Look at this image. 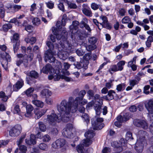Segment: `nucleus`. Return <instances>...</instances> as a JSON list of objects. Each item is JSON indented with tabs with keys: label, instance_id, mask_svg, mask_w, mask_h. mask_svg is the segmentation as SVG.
<instances>
[{
	"label": "nucleus",
	"instance_id": "56",
	"mask_svg": "<svg viewBox=\"0 0 153 153\" xmlns=\"http://www.w3.org/2000/svg\"><path fill=\"white\" fill-rule=\"evenodd\" d=\"M126 138L127 140L133 139V138L132 137V133L130 131L127 132L126 134Z\"/></svg>",
	"mask_w": 153,
	"mask_h": 153
},
{
	"label": "nucleus",
	"instance_id": "50",
	"mask_svg": "<svg viewBox=\"0 0 153 153\" xmlns=\"http://www.w3.org/2000/svg\"><path fill=\"white\" fill-rule=\"evenodd\" d=\"M86 49L88 51H91L95 49L97 46L96 45H89L88 46H85Z\"/></svg>",
	"mask_w": 153,
	"mask_h": 153
},
{
	"label": "nucleus",
	"instance_id": "60",
	"mask_svg": "<svg viewBox=\"0 0 153 153\" xmlns=\"http://www.w3.org/2000/svg\"><path fill=\"white\" fill-rule=\"evenodd\" d=\"M126 11V10L123 8H121L119 9L118 13L119 15L121 16H123L125 15V13Z\"/></svg>",
	"mask_w": 153,
	"mask_h": 153
},
{
	"label": "nucleus",
	"instance_id": "6",
	"mask_svg": "<svg viewBox=\"0 0 153 153\" xmlns=\"http://www.w3.org/2000/svg\"><path fill=\"white\" fill-rule=\"evenodd\" d=\"M102 98L100 96V95L98 94H96L93 97V99H94L95 101L97 100H99V101H97L99 103V104H94V109H95L96 112V114L97 116L100 115L101 113V105L102 104Z\"/></svg>",
	"mask_w": 153,
	"mask_h": 153
},
{
	"label": "nucleus",
	"instance_id": "30",
	"mask_svg": "<svg viewBox=\"0 0 153 153\" xmlns=\"http://www.w3.org/2000/svg\"><path fill=\"white\" fill-rule=\"evenodd\" d=\"M126 87V84L125 83H122L117 86L116 89L118 92H121L125 90Z\"/></svg>",
	"mask_w": 153,
	"mask_h": 153
},
{
	"label": "nucleus",
	"instance_id": "39",
	"mask_svg": "<svg viewBox=\"0 0 153 153\" xmlns=\"http://www.w3.org/2000/svg\"><path fill=\"white\" fill-rule=\"evenodd\" d=\"M45 4L47 7L50 9H52L54 7V3L51 0H50L48 2H46Z\"/></svg>",
	"mask_w": 153,
	"mask_h": 153
},
{
	"label": "nucleus",
	"instance_id": "2",
	"mask_svg": "<svg viewBox=\"0 0 153 153\" xmlns=\"http://www.w3.org/2000/svg\"><path fill=\"white\" fill-rule=\"evenodd\" d=\"M86 93L85 90H82L79 93V97H76L74 100H73L72 97H70L68 101L65 100H62L58 107L59 110L60 111H63L64 113L66 112V113H68L70 111L72 114L76 112L77 111L78 104L80 103V100L83 99Z\"/></svg>",
	"mask_w": 153,
	"mask_h": 153
},
{
	"label": "nucleus",
	"instance_id": "61",
	"mask_svg": "<svg viewBox=\"0 0 153 153\" xmlns=\"http://www.w3.org/2000/svg\"><path fill=\"white\" fill-rule=\"evenodd\" d=\"M7 55V53L4 51H0V56L2 58V59H1V61L3 60V59H4L6 56Z\"/></svg>",
	"mask_w": 153,
	"mask_h": 153
},
{
	"label": "nucleus",
	"instance_id": "21",
	"mask_svg": "<svg viewBox=\"0 0 153 153\" xmlns=\"http://www.w3.org/2000/svg\"><path fill=\"white\" fill-rule=\"evenodd\" d=\"M47 111V109H42L40 110H36L35 111V118L38 119L44 115Z\"/></svg>",
	"mask_w": 153,
	"mask_h": 153
},
{
	"label": "nucleus",
	"instance_id": "49",
	"mask_svg": "<svg viewBox=\"0 0 153 153\" xmlns=\"http://www.w3.org/2000/svg\"><path fill=\"white\" fill-rule=\"evenodd\" d=\"M12 27L11 24L10 23L4 25L3 26V29L5 31H7L9 29L11 28Z\"/></svg>",
	"mask_w": 153,
	"mask_h": 153
},
{
	"label": "nucleus",
	"instance_id": "12",
	"mask_svg": "<svg viewBox=\"0 0 153 153\" xmlns=\"http://www.w3.org/2000/svg\"><path fill=\"white\" fill-rule=\"evenodd\" d=\"M146 143V141L137 140L134 146V149L136 152L138 153H141L143 151L144 146Z\"/></svg>",
	"mask_w": 153,
	"mask_h": 153
},
{
	"label": "nucleus",
	"instance_id": "29",
	"mask_svg": "<svg viewBox=\"0 0 153 153\" xmlns=\"http://www.w3.org/2000/svg\"><path fill=\"white\" fill-rule=\"evenodd\" d=\"M61 1L66 3L67 4L68 7L70 8L75 9L77 7V5L67 0H61Z\"/></svg>",
	"mask_w": 153,
	"mask_h": 153
},
{
	"label": "nucleus",
	"instance_id": "26",
	"mask_svg": "<svg viewBox=\"0 0 153 153\" xmlns=\"http://www.w3.org/2000/svg\"><path fill=\"white\" fill-rule=\"evenodd\" d=\"M82 11L83 13L87 16L90 17L92 16V13L89 7L82 8Z\"/></svg>",
	"mask_w": 153,
	"mask_h": 153
},
{
	"label": "nucleus",
	"instance_id": "38",
	"mask_svg": "<svg viewBox=\"0 0 153 153\" xmlns=\"http://www.w3.org/2000/svg\"><path fill=\"white\" fill-rule=\"evenodd\" d=\"M109 71L111 74H112L111 71L116 72L119 71L117 65H112L110 66Z\"/></svg>",
	"mask_w": 153,
	"mask_h": 153
},
{
	"label": "nucleus",
	"instance_id": "20",
	"mask_svg": "<svg viewBox=\"0 0 153 153\" xmlns=\"http://www.w3.org/2000/svg\"><path fill=\"white\" fill-rule=\"evenodd\" d=\"M26 112L24 114V115L27 117H31L32 115V111L34 109L33 107L31 105L29 104L26 106Z\"/></svg>",
	"mask_w": 153,
	"mask_h": 153
},
{
	"label": "nucleus",
	"instance_id": "9",
	"mask_svg": "<svg viewBox=\"0 0 153 153\" xmlns=\"http://www.w3.org/2000/svg\"><path fill=\"white\" fill-rule=\"evenodd\" d=\"M22 127L20 125H16L9 131V134L11 137H17L21 133Z\"/></svg>",
	"mask_w": 153,
	"mask_h": 153
},
{
	"label": "nucleus",
	"instance_id": "34",
	"mask_svg": "<svg viewBox=\"0 0 153 153\" xmlns=\"http://www.w3.org/2000/svg\"><path fill=\"white\" fill-rule=\"evenodd\" d=\"M25 41L27 43H30L31 45L34 44L36 41V38L35 37H32L30 39L27 38L25 39Z\"/></svg>",
	"mask_w": 153,
	"mask_h": 153
},
{
	"label": "nucleus",
	"instance_id": "58",
	"mask_svg": "<svg viewBox=\"0 0 153 153\" xmlns=\"http://www.w3.org/2000/svg\"><path fill=\"white\" fill-rule=\"evenodd\" d=\"M63 2H62L61 0V2L58 5V8L62 11H64L65 10L64 6L63 3Z\"/></svg>",
	"mask_w": 153,
	"mask_h": 153
},
{
	"label": "nucleus",
	"instance_id": "52",
	"mask_svg": "<svg viewBox=\"0 0 153 153\" xmlns=\"http://www.w3.org/2000/svg\"><path fill=\"white\" fill-rule=\"evenodd\" d=\"M14 113L15 114H20V110L19 105H16L14 108Z\"/></svg>",
	"mask_w": 153,
	"mask_h": 153
},
{
	"label": "nucleus",
	"instance_id": "43",
	"mask_svg": "<svg viewBox=\"0 0 153 153\" xmlns=\"http://www.w3.org/2000/svg\"><path fill=\"white\" fill-rule=\"evenodd\" d=\"M38 124L40 130L42 131H45L46 130V126L42 122H39Z\"/></svg>",
	"mask_w": 153,
	"mask_h": 153
},
{
	"label": "nucleus",
	"instance_id": "37",
	"mask_svg": "<svg viewBox=\"0 0 153 153\" xmlns=\"http://www.w3.org/2000/svg\"><path fill=\"white\" fill-rule=\"evenodd\" d=\"M84 146L80 143L76 147V149L78 153H84Z\"/></svg>",
	"mask_w": 153,
	"mask_h": 153
},
{
	"label": "nucleus",
	"instance_id": "32",
	"mask_svg": "<svg viewBox=\"0 0 153 153\" xmlns=\"http://www.w3.org/2000/svg\"><path fill=\"white\" fill-rule=\"evenodd\" d=\"M137 80L136 79H130L129 81L130 85L133 87L135 85L137 84L140 79V78H137Z\"/></svg>",
	"mask_w": 153,
	"mask_h": 153
},
{
	"label": "nucleus",
	"instance_id": "54",
	"mask_svg": "<svg viewBox=\"0 0 153 153\" xmlns=\"http://www.w3.org/2000/svg\"><path fill=\"white\" fill-rule=\"evenodd\" d=\"M19 45V42H16L14 43L13 45V49L14 52L15 53L18 50Z\"/></svg>",
	"mask_w": 153,
	"mask_h": 153
},
{
	"label": "nucleus",
	"instance_id": "22",
	"mask_svg": "<svg viewBox=\"0 0 153 153\" xmlns=\"http://www.w3.org/2000/svg\"><path fill=\"white\" fill-rule=\"evenodd\" d=\"M146 134V131H140L137 135V137L138 138L137 140H145L146 141L145 139V136Z\"/></svg>",
	"mask_w": 153,
	"mask_h": 153
},
{
	"label": "nucleus",
	"instance_id": "57",
	"mask_svg": "<svg viewBox=\"0 0 153 153\" xmlns=\"http://www.w3.org/2000/svg\"><path fill=\"white\" fill-rule=\"evenodd\" d=\"M62 78L64 79L67 82H74L75 80H74L72 78L69 76H63L62 77Z\"/></svg>",
	"mask_w": 153,
	"mask_h": 153
},
{
	"label": "nucleus",
	"instance_id": "36",
	"mask_svg": "<svg viewBox=\"0 0 153 153\" xmlns=\"http://www.w3.org/2000/svg\"><path fill=\"white\" fill-rule=\"evenodd\" d=\"M33 25L34 26H38L41 24V21L38 18H35L32 20Z\"/></svg>",
	"mask_w": 153,
	"mask_h": 153
},
{
	"label": "nucleus",
	"instance_id": "19",
	"mask_svg": "<svg viewBox=\"0 0 153 153\" xmlns=\"http://www.w3.org/2000/svg\"><path fill=\"white\" fill-rule=\"evenodd\" d=\"M24 85L23 81L21 79L18 81L15 85L13 86V89L14 91H18Z\"/></svg>",
	"mask_w": 153,
	"mask_h": 153
},
{
	"label": "nucleus",
	"instance_id": "3",
	"mask_svg": "<svg viewBox=\"0 0 153 153\" xmlns=\"http://www.w3.org/2000/svg\"><path fill=\"white\" fill-rule=\"evenodd\" d=\"M60 104L57 106V110L60 114L57 115L54 111H52L51 114L47 115V121L51 125H54L57 122H59L61 121L64 122L69 121L72 122L74 119L72 116V113L70 111L68 113H64L63 111H60L58 109Z\"/></svg>",
	"mask_w": 153,
	"mask_h": 153
},
{
	"label": "nucleus",
	"instance_id": "18",
	"mask_svg": "<svg viewBox=\"0 0 153 153\" xmlns=\"http://www.w3.org/2000/svg\"><path fill=\"white\" fill-rule=\"evenodd\" d=\"M116 95V92L113 90H110L108 92V94L103 98H105L106 100H110L114 98V96Z\"/></svg>",
	"mask_w": 153,
	"mask_h": 153
},
{
	"label": "nucleus",
	"instance_id": "17",
	"mask_svg": "<svg viewBox=\"0 0 153 153\" xmlns=\"http://www.w3.org/2000/svg\"><path fill=\"white\" fill-rule=\"evenodd\" d=\"M88 23L87 19L85 18H83L80 22L81 25L80 27L81 28L85 27V29L89 33L91 32V30L89 25L87 24Z\"/></svg>",
	"mask_w": 153,
	"mask_h": 153
},
{
	"label": "nucleus",
	"instance_id": "64",
	"mask_svg": "<svg viewBox=\"0 0 153 153\" xmlns=\"http://www.w3.org/2000/svg\"><path fill=\"white\" fill-rule=\"evenodd\" d=\"M111 149L107 147L104 148L102 150V153H109L111 152Z\"/></svg>",
	"mask_w": 153,
	"mask_h": 153
},
{
	"label": "nucleus",
	"instance_id": "15",
	"mask_svg": "<svg viewBox=\"0 0 153 153\" xmlns=\"http://www.w3.org/2000/svg\"><path fill=\"white\" fill-rule=\"evenodd\" d=\"M11 60V58L10 55L7 53V55L4 59H3V60L1 61V64L3 67L6 71L8 69V62H10Z\"/></svg>",
	"mask_w": 153,
	"mask_h": 153
},
{
	"label": "nucleus",
	"instance_id": "1",
	"mask_svg": "<svg viewBox=\"0 0 153 153\" xmlns=\"http://www.w3.org/2000/svg\"><path fill=\"white\" fill-rule=\"evenodd\" d=\"M46 45L49 48L45 53V57L46 59H47L50 62H54L56 63L55 69H53L51 65L48 64L44 67L42 70V72L44 74H48L49 73L50 75L48 76L49 80L54 79L55 81H58L60 78V70L62 67V65L60 62L55 61V58L53 56L56 55V53H54L52 51L54 48L53 44L50 42L48 41Z\"/></svg>",
	"mask_w": 153,
	"mask_h": 153
},
{
	"label": "nucleus",
	"instance_id": "7",
	"mask_svg": "<svg viewBox=\"0 0 153 153\" xmlns=\"http://www.w3.org/2000/svg\"><path fill=\"white\" fill-rule=\"evenodd\" d=\"M73 128V126L72 124H67L65 128L63 129V135L68 138L73 139L74 138L73 134L72 132Z\"/></svg>",
	"mask_w": 153,
	"mask_h": 153
},
{
	"label": "nucleus",
	"instance_id": "14",
	"mask_svg": "<svg viewBox=\"0 0 153 153\" xmlns=\"http://www.w3.org/2000/svg\"><path fill=\"white\" fill-rule=\"evenodd\" d=\"M145 108L149 112V113L153 112V100L152 99L149 100L145 102Z\"/></svg>",
	"mask_w": 153,
	"mask_h": 153
},
{
	"label": "nucleus",
	"instance_id": "40",
	"mask_svg": "<svg viewBox=\"0 0 153 153\" xmlns=\"http://www.w3.org/2000/svg\"><path fill=\"white\" fill-rule=\"evenodd\" d=\"M19 148V153H26L27 150L26 147L24 145H18Z\"/></svg>",
	"mask_w": 153,
	"mask_h": 153
},
{
	"label": "nucleus",
	"instance_id": "5",
	"mask_svg": "<svg viewBox=\"0 0 153 153\" xmlns=\"http://www.w3.org/2000/svg\"><path fill=\"white\" fill-rule=\"evenodd\" d=\"M55 27H53L52 28V30L55 36L51 35L50 37V39L52 42H55L56 37L58 40H61L60 42H59V43H61L60 42L62 43H65L64 42H65V41H68L67 40V33L65 30H63L60 35L59 34H57L56 32V31L55 32H54V30H55Z\"/></svg>",
	"mask_w": 153,
	"mask_h": 153
},
{
	"label": "nucleus",
	"instance_id": "53",
	"mask_svg": "<svg viewBox=\"0 0 153 153\" xmlns=\"http://www.w3.org/2000/svg\"><path fill=\"white\" fill-rule=\"evenodd\" d=\"M39 148L41 150H46L48 148L47 145L45 143H41L39 146Z\"/></svg>",
	"mask_w": 153,
	"mask_h": 153
},
{
	"label": "nucleus",
	"instance_id": "24",
	"mask_svg": "<svg viewBox=\"0 0 153 153\" xmlns=\"http://www.w3.org/2000/svg\"><path fill=\"white\" fill-rule=\"evenodd\" d=\"M32 102L34 105L38 107L42 108L44 106V102L40 100L34 99L32 101Z\"/></svg>",
	"mask_w": 153,
	"mask_h": 153
},
{
	"label": "nucleus",
	"instance_id": "55",
	"mask_svg": "<svg viewBox=\"0 0 153 153\" xmlns=\"http://www.w3.org/2000/svg\"><path fill=\"white\" fill-rule=\"evenodd\" d=\"M34 91L32 88H30L28 89L25 91V94L28 96H30Z\"/></svg>",
	"mask_w": 153,
	"mask_h": 153
},
{
	"label": "nucleus",
	"instance_id": "8",
	"mask_svg": "<svg viewBox=\"0 0 153 153\" xmlns=\"http://www.w3.org/2000/svg\"><path fill=\"white\" fill-rule=\"evenodd\" d=\"M130 118V117L128 113H126L123 117L121 115L119 116L117 118V121L114 122V125L116 126L120 127L122 122L127 121Z\"/></svg>",
	"mask_w": 153,
	"mask_h": 153
},
{
	"label": "nucleus",
	"instance_id": "33",
	"mask_svg": "<svg viewBox=\"0 0 153 153\" xmlns=\"http://www.w3.org/2000/svg\"><path fill=\"white\" fill-rule=\"evenodd\" d=\"M125 61L122 60L119 62L117 64V66L119 71H121L123 68V66L125 64Z\"/></svg>",
	"mask_w": 153,
	"mask_h": 153
},
{
	"label": "nucleus",
	"instance_id": "46",
	"mask_svg": "<svg viewBox=\"0 0 153 153\" xmlns=\"http://www.w3.org/2000/svg\"><path fill=\"white\" fill-rule=\"evenodd\" d=\"M97 39L95 37H92L88 39L89 42L92 45H94L97 42Z\"/></svg>",
	"mask_w": 153,
	"mask_h": 153
},
{
	"label": "nucleus",
	"instance_id": "16",
	"mask_svg": "<svg viewBox=\"0 0 153 153\" xmlns=\"http://www.w3.org/2000/svg\"><path fill=\"white\" fill-rule=\"evenodd\" d=\"M79 24V22L77 21H73L72 25L69 27L70 31L71 33L74 34L76 33L78 30V26Z\"/></svg>",
	"mask_w": 153,
	"mask_h": 153
},
{
	"label": "nucleus",
	"instance_id": "27",
	"mask_svg": "<svg viewBox=\"0 0 153 153\" xmlns=\"http://www.w3.org/2000/svg\"><path fill=\"white\" fill-rule=\"evenodd\" d=\"M41 96L43 97H45L46 96H50L52 94L51 92L48 89H45L42 90L41 92Z\"/></svg>",
	"mask_w": 153,
	"mask_h": 153
},
{
	"label": "nucleus",
	"instance_id": "35",
	"mask_svg": "<svg viewBox=\"0 0 153 153\" xmlns=\"http://www.w3.org/2000/svg\"><path fill=\"white\" fill-rule=\"evenodd\" d=\"M19 35L18 33L15 34L13 35L11 37V40L12 42L15 43V42H19Z\"/></svg>",
	"mask_w": 153,
	"mask_h": 153
},
{
	"label": "nucleus",
	"instance_id": "13",
	"mask_svg": "<svg viewBox=\"0 0 153 153\" xmlns=\"http://www.w3.org/2000/svg\"><path fill=\"white\" fill-rule=\"evenodd\" d=\"M66 141L64 139L60 138L53 143L52 146L54 149H59L63 146L65 144Z\"/></svg>",
	"mask_w": 153,
	"mask_h": 153
},
{
	"label": "nucleus",
	"instance_id": "23",
	"mask_svg": "<svg viewBox=\"0 0 153 153\" xmlns=\"http://www.w3.org/2000/svg\"><path fill=\"white\" fill-rule=\"evenodd\" d=\"M25 140L26 143L29 145H33L36 144L35 136L32 134H31L30 140L26 139Z\"/></svg>",
	"mask_w": 153,
	"mask_h": 153
},
{
	"label": "nucleus",
	"instance_id": "47",
	"mask_svg": "<svg viewBox=\"0 0 153 153\" xmlns=\"http://www.w3.org/2000/svg\"><path fill=\"white\" fill-rule=\"evenodd\" d=\"M137 58V57L135 56L133 57L132 60L128 62V67H130L134 64H136V60Z\"/></svg>",
	"mask_w": 153,
	"mask_h": 153
},
{
	"label": "nucleus",
	"instance_id": "42",
	"mask_svg": "<svg viewBox=\"0 0 153 153\" xmlns=\"http://www.w3.org/2000/svg\"><path fill=\"white\" fill-rule=\"evenodd\" d=\"M81 117L83 119L84 121L87 124L89 123V117L88 114L86 113L83 114L81 116Z\"/></svg>",
	"mask_w": 153,
	"mask_h": 153
},
{
	"label": "nucleus",
	"instance_id": "62",
	"mask_svg": "<svg viewBox=\"0 0 153 153\" xmlns=\"http://www.w3.org/2000/svg\"><path fill=\"white\" fill-rule=\"evenodd\" d=\"M67 16L66 14H64L61 21V25L64 26L65 25V20L66 19Z\"/></svg>",
	"mask_w": 153,
	"mask_h": 153
},
{
	"label": "nucleus",
	"instance_id": "28",
	"mask_svg": "<svg viewBox=\"0 0 153 153\" xmlns=\"http://www.w3.org/2000/svg\"><path fill=\"white\" fill-rule=\"evenodd\" d=\"M95 134L92 130H89L85 132L84 134L85 136L87 138L89 139L93 138Z\"/></svg>",
	"mask_w": 153,
	"mask_h": 153
},
{
	"label": "nucleus",
	"instance_id": "44",
	"mask_svg": "<svg viewBox=\"0 0 153 153\" xmlns=\"http://www.w3.org/2000/svg\"><path fill=\"white\" fill-rule=\"evenodd\" d=\"M21 6L20 5H13L11 8L12 10H13L12 12L14 13L18 11L21 8Z\"/></svg>",
	"mask_w": 153,
	"mask_h": 153
},
{
	"label": "nucleus",
	"instance_id": "59",
	"mask_svg": "<svg viewBox=\"0 0 153 153\" xmlns=\"http://www.w3.org/2000/svg\"><path fill=\"white\" fill-rule=\"evenodd\" d=\"M102 27L108 29H111V27L108 21L102 24Z\"/></svg>",
	"mask_w": 153,
	"mask_h": 153
},
{
	"label": "nucleus",
	"instance_id": "48",
	"mask_svg": "<svg viewBox=\"0 0 153 153\" xmlns=\"http://www.w3.org/2000/svg\"><path fill=\"white\" fill-rule=\"evenodd\" d=\"M29 76L31 77L36 78L38 77L39 74L36 71H33L30 72Z\"/></svg>",
	"mask_w": 153,
	"mask_h": 153
},
{
	"label": "nucleus",
	"instance_id": "51",
	"mask_svg": "<svg viewBox=\"0 0 153 153\" xmlns=\"http://www.w3.org/2000/svg\"><path fill=\"white\" fill-rule=\"evenodd\" d=\"M87 94L89 99H93L94 96V91L91 90H89L87 92Z\"/></svg>",
	"mask_w": 153,
	"mask_h": 153
},
{
	"label": "nucleus",
	"instance_id": "41",
	"mask_svg": "<svg viewBox=\"0 0 153 153\" xmlns=\"http://www.w3.org/2000/svg\"><path fill=\"white\" fill-rule=\"evenodd\" d=\"M0 98L4 102L6 101L8 99V97L6 96L4 92L1 91L0 92Z\"/></svg>",
	"mask_w": 153,
	"mask_h": 153
},
{
	"label": "nucleus",
	"instance_id": "11",
	"mask_svg": "<svg viewBox=\"0 0 153 153\" xmlns=\"http://www.w3.org/2000/svg\"><path fill=\"white\" fill-rule=\"evenodd\" d=\"M133 123L135 126L144 129H146L148 127L147 123L146 121L143 120L135 119L134 120Z\"/></svg>",
	"mask_w": 153,
	"mask_h": 153
},
{
	"label": "nucleus",
	"instance_id": "10",
	"mask_svg": "<svg viewBox=\"0 0 153 153\" xmlns=\"http://www.w3.org/2000/svg\"><path fill=\"white\" fill-rule=\"evenodd\" d=\"M103 120L102 118H97L96 121L94 123L92 121L91 123L93 128L94 130H100L102 129L104 126V124L102 123Z\"/></svg>",
	"mask_w": 153,
	"mask_h": 153
},
{
	"label": "nucleus",
	"instance_id": "4",
	"mask_svg": "<svg viewBox=\"0 0 153 153\" xmlns=\"http://www.w3.org/2000/svg\"><path fill=\"white\" fill-rule=\"evenodd\" d=\"M58 44L59 52L58 56L59 58L63 60L65 59L73 51L72 45L69 43V42L65 41V43H62L61 42Z\"/></svg>",
	"mask_w": 153,
	"mask_h": 153
},
{
	"label": "nucleus",
	"instance_id": "25",
	"mask_svg": "<svg viewBox=\"0 0 153 153\" xmlns=\"http://www.w3.org/2000/svg\"><path fill=\"white\" fill-rule=\"evenodd\" d=\"M37 136L38 138H42V140L44 142H48L50 141L51 139V137L48 134H46L42 137V136L41 137V133L39 132L37 134Z\"/></svg>",
	"mask_w": 153,
	"mask_h": 153
},
{
	"label": "nucleus",
	"instance_id": "63",
	"mask_svg": "<svg viewBox=\"0 0 153 153\" xmlns=\"http://www.w3.org/2000/svg\"><path fill=\"white\" fill-rule=\"evenodd\" d=\"M91 7L93 10H96L99 8V6L95 3H92L91 4Z\"/></svg>",
	"mask_w": 153,
	"mask_h": 153
},
{
	"label": "nucleus",
	"instance_id": "31",
	"mask_svg": "<svg viewBox=\"0 0 153 153\" xmlns=\"http://www.w3.org/2000/svg\"><path fill=\"white\" fill-rule=\"evenodd\" d=\"M92 142L90 139L86 138L82 140L81 144L84 146H88L92 143Z\"/></svg>",
	"mask_w": 153,
	"mask_h": 153
},
{
	"label": "nucleus",
	"instance_id": "45",
	"mask_svg": "<svg viewBox=\"0 0 153 153\" xmlns=\"http://www.w3.org/2000/svg\"><path fill=\"white\" fill-rule=\"evenodd\" d=\"M131 22L130 18L128 16H125L122 19V22L123 24H127Z\"/></svg>",
	"mask_w": 153,
	"mask_h": 153
}]
</instances>
